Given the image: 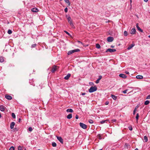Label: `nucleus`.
I'll list each match as a JSON object with an SVG mask.
<instances>
[{
    "label": "nucleus",
    "mask_w": 150,
    "mask_h": 150,
    "mask_svg": "<svg viewBox=\"0 0 150 150\" xmlns=\"http://www.w3.org/2000/svg\"><path fill=\"white\" fill-rule=\"evenodd\" d=\"M134 150H139V149L137 148H136Z\"/></svg>",
    "instance_id": "55"
},
{
    "label": "nucleus",
    "mask_w": 150,
    "mask_h": 150,
    "mask_svg": "<svg viewBox=\"0 0 150 150\" xmlns=\"http://www.w3.org/2000/svg\"><path fill=\"white\" fill-rule=\"evenodd\" d=\"M128 128L129 129L130 131H132V127L131 126L129 127Z\"/></svg>",
    "instance_id": "40"
},
{
    "label": "nucleus",
    "mask_w": 150,
    "mask_h": 150,
    "mask_svg": "<svg viewBox=\"0 0 150 150\" xmlns=\"http://www.w3.org/2000/svg\"><path fill=\"white\" fill-rule=\"evenodd\" d=\"M136 31L135 28H132L131 31L130 33L131 34H134L136 33Z\"/></svg>",
    "instance_id": "14"
},
{
    "label": "nucleus",
    "mask_w": 150,
    "mask_h": 150,
    "mask_svg": "<svg viewBox=\"0 0 150 150\" xmlns=\"http://www.w3.org/2000/svg\"><path fill=\"white\" fill-rule=\"evenodd\" d=\"M28 129L29 131L31 132L33 130V129L31 127H30L28 128Z\"/></svg>",
    "instance_id": "34"
},
{
    "label": "nucleus",
    "mask_w": 150,
    "mask_h": 150,
    "mask_svg": "<svg viewBox=\"0 0 150 150\" xmlns=\"http://www.w3.org/2000/svg\"><path fill=\"white\" fill-rule=\"evenodd\" d=\"M66 111L67 112H72L73 111V110L72 109L69 108L67 109Z\"/></svg>",
    "instance_id": "20"
},
{
    "label": "nucleus",
    "mask_w": 150,
    "mask_h": 150,
    "mask_svg": "<svg viewBox=\"0 0 150 150\" xmlns=\"http://www.w3.org/2000/svg\"><path fill=\"white\" fill-rule=\"evenodd\" d=\"M136 27L137 28L138 30L139 31H140V32H141L142 33L143 32V30H142V29H141L140 28L139 26L138 23H137L136 24Z\"/></svg>",
    "instance_id": "10"
},
{
    "label": "nucleus",
    "mask_w": 150,
    "mask_h": 150,
    "mask_svg": "<svg viewBox=\"0 0 150 150\" xmlns=\"http://www.w3.org/2000/svg\"><path fill=\"white\" fill-rule=\"evenodd\" d=\"M130 1L131 3L132 2V0H130Z\"/></svg>",
    "instance_id": "57"
},
{
    "label": "nucleus",
    "mask_w": 150,
    "mask_h": 150,
    "mask_svg": "<svg viewBox=\"0 0 150 150\" xmlns=\"http://www.w3.org/2000/svg\"><path fill=\"white\" fill-rule=\"evenodd\" d=\"M144 2H147L149 0H144Z\"/></svg>",
    "instance_id": "52"
},
{
    "label": "nucleus",
    "mask_w": 150,
    "mask_h": 150,
    "mask_svg": "<svg viewBox=\"0 0 150 150\" xmlns=\"http://www.w3.org/2000/svg\"><path fill=\"white\" fill-rule=\"evenodd\" d=\"M139 117V114L138 113H137V114L136 116V119L137 120V121Z\"/></svg>",
    "instance_id": "33"
},
{
    "label": "nucleus",
    "mask_w": 150,
    "mask_h": 150,
    "mask_svg": "<svg viewBox=\"0 0 150 150\" xmlns=\"http://www.w3.org/2000/svg\"><path fill=\"white\" fill-rule=\"evenodd\" d=\"M98 138L99 139H102V137H101V135L100 134H98Z\"/></svg>",
    "instance_id": "39"
},
{
    "label": "nucleus",
    "mask_w": 150,
    "mask_h": 150,
    "mask_svg": "<svg viewBox=\"0 0 150 150\" xmlns=\"http://www.w3.org/2000/svg\"><path fill=\"white\" fill-rule=\"evenodd\" d=\"M149 103V101L148 100H146L144 102L145 105H147Z\"/></svg>",
    "instance_id": "28"
},
{
    "label": "nucleus",
    "mask_w": 150,
    "mask_h": 150,
    "mask_svg": "<svg viewBox=\"0 0 150 150\" xmlns=\"http://www.w3.org/2000/svg\"><path fill=\"white\" fill-rule=\"evenodd\" d=\"M67 20L68 21V22L69 23L70 25L72 27H73L74 26V25L72 23V22L71 20V18L70 17H69L67 18Z\"/></svg>",
    "instance_id": "3"
},
{
    "label": "nucleus",
    "mask_w": 150,
    "mask_h": 150,
    "mask_svg": "<svg viewBox=\"0 0 150 150\" xmlns=\"http://www.w3.org/2000/svg\"><path fill=\"white\" fill-rule=\"evenodd\" d=\"M15 125V123L14 122H12L10 124V128L11 129H13L14 128V126Z\"/></svg>",
    "instance_id": "15"
},
{
    "label": "nucleus",
    "mask_w": 150,
    "mask_h": 150,
    "mask_svg": "<svg viewBox=\"0 0 150 150\" xmlns=\"http://www.w3.org/2000/svg\"><path fill=\"white\" fill-rule=\"evenodd\" d=\"M113 38L111 37H109L107 38V40L108 42H112L113 40Z\"/></svg>",
    "instance_id": "8"
},
{
    "label": "nucleus",
    "mask_w": 150,
    "mask_h": 150,
    "mask_svg": "<svg viewBox=\"0 0 150 150\" xmlns=\"http://www.w3.org/2000/svg\"><path fill=\"white\" fill-rule=\"evenodd\" d=\"M106 121H107V120H102L100 122V123L102 124L104 123Z\"/></svg>",
    "instance_id": "38"
},
{
    "label": "nucleus",
    "mask_w": 150,
    "mask_h": 150,
    "mask_svg": "<svg viewBox=\"0 0 150 150\" xmlns=\"http://www.w3.org/2000/svg\"><path fill=\"white\" fill-rule=\"evenodd\" d=\"M111 97L114 100H116L117 99V97L113 95H111Z\"/></svg>",
    "instance_id": "21"
},
{
    "label": "nucleus",
    "mask_w": 150,
    "mask_h": 150,
    "mask_svg": "<svg viewBox=\"0 0 150 150\" xmlns=\"http://www.w3.org/2000/svg\"><path fill=\"white\" fill-rule=\"evenodd\" d=\"M96 47L98 49H99L100 48V46L98 44H97L96 45Z\"/></svg>",
    "instance_id": "27"
},
{
    "label": "nucleus",
    "mask_w": 150,
    "mask_h": 150,
    "mask_svg": "<svg viewBox=\"0 0 150 150\" xmlns=\"http://www.w3.org/2000/svg\"><path fill=\"white\" fill-rule=\"evenodd\" d=\"M146 99H150V95H148L146 97Z\"/></svg>",
    "instance_id": "45"
},
{
    "label": "nucleus",
    "mask_w": 150,
    "mask_h": 150,
    "mask_svg": "<svg viewBox=\"0 0 150 150\" xmlns=\"http://www.w3.org/2000/svg\"><path fill=\"white\" fill-rule=\"evenodd\" d=\"M9 150H14V147L12 146L10 148Z\"/></svg>",
    "instance_id": "36"
},
{
    "label": "nucleus",
    "mask_w": 150,
    "mask_h": 150,
    "mask_svg": "<svg viewBox=\"0 0 150 150\" xmlns=\"http://www.w3.org/2000/svg\"><path fill=\"white\" fill-rule=\"evenodd\" d=\"M116 50L115 49H111L109 48L107 49L106 50V52H115L116 51Z\"/></svg>",
    "instance_id": "5"
},
{
    "label": "nucleus",
    "mask_w": 150,
    "mask_h": 150,
    "mask_svg": "<svg viewBox=\"0 0 150 150\" xmlns=\"http://www.w3.org/2000/svg\"><path fill=\"white\" fill-rule=\"evenodd\" d=\"M58 67L57 66H53L51 70V72L52 73H54L57 69Z\"/></svg>",
    "instance_id": "7"
},
{
    "label": "nucleus",
    "mask_w": 150,
    "mask_h": 150,
    "mask_svg": "<svg viewBox=\"0 0 150 150\" xmlns=\"http://www.w3.org/2000/svg\"><path fill=\"white\" fill-rule=\"evenodd\" d=\"M36 44H32L31 45V47L32 48H34L36 46Z\"/></svg>",
    "instance_id": "37"
},
{
    "label": "nucleus",
    "mask_w": 150,
    "mask_h": 150,
    "mask_svg": "<svg viewBox=\"0 0 150 150\" xmlns=\"http://www.w3.org/2000/svg\"><path fill=\"white\" fill-rule=\"evenodd\" d=\"M150 38V35L148 36Z\"/></svg>",
    "instance_id": "56"
},
{
    "label": "nucleus",
    "mask_w": 150,
    "mask_h": 150,
    "mask_svg": "<svg viewBox=\"0 0 150 150\" xmlns=\"http://www.w3.org/2000/svg\"><path fill=\"white\" fill-rule=\"evenodd\" d=\"M111 47H112V48H113L114 47V46H112V45H111Z\"/></svg>",
    "instance_id": "54"
},
{
    "label": "nucleus",
    "mask_w": 150,
    "mask_h": 150,
    "mask_svg": "<svg viewBox=\"0 0 150 150\" xmlns=\"http://www.w3.org/2000/svg\"><path fill=\"white\" fill-rule=\"evenodd\" d=\"M137 110V109H136V108L135 109H134V111H133V114L134 115L135 113V112H136Z\"/></svg>",
    "instance_id": "43"
},
{
    "label": "nucleus",
    "mask_w": 150,
    "mask_h": 150,
    "mask_svg": "<svg viewBox=\"0 0 150 150\" xmlns=\"http://www.w3.org/2000/svg\"><path fill=\"white\" fill-rule=\"evenodd\" d=\"M5 97L8 100H11L12 99V97L9 95H6L5 96Z\"/></svg>",
    "instance_id": "12"
},
{
    "label": "nucleus",
    "mask_w": 150,
    "mask_h": 150,
    "mask_svg": "<svg viewBox=\"0 0 150 150\" xmlns=\"http://www.w3.org/2000/svg\"><path fill=\"white\" fill-rule=\"evenodd\" d=\"M128 91V89H126L124 91H123L122 92L124 93H127V91Z\"/></svg>",
    "instance_id": "42"
},
{
    "label": "nucleus",
    "mask_w": 150,
    "mask_h": 150,
    "mask_svg": "<svg viewBox=\"0 0 150 150\" xmlns=\"http://www.w3.org/2000/svg\"><path fill=\"white\" fill-rule=\"evenodd\" d=\"M75 118L76 119H78L79 118V116L78 115H76L75 116Z\"/></svg>",
    "instance_id": "46"
},
{
    "label": "nucleus",
    "mask_w": 150,
    "mask_h": 150,
    "mask_svg": "<svg viewBox=\"0 0 150 150\" xmlns=\"http://www.w3.org/2000/svg\"><path fill=\"white\" fill-rule=\"evenodd\" d=\"M124 34L125 36H127L128 35L127 32V31H125L124 32Z\"/></svg>",
    "instance_id": "30"
},
{
    "label": "nucleus",
    "mask_w": 150,
    "mask_h": 150,
    "mask_svg": "<svg viewBox=\"0 0 150 150\" xmlns=\"http://www.w3.org/2000/svg\"><path fill=\"white\" fill-rule=\"evenodd\" d=\"M144 140L145 142H146L148 141V138L146 136H145L144 137Z\"/></svg>",
    "instance_id": "24"
},
{
    "label": "nucleus",
    "mask_w": 150,
    "mask_h": 150,
    "mask_svg": "<svg viewBox=\"0 0 150 150\" xmlns=\"http://www.w3.org/2000/svg\"><path fill=\"white\" fill-rule=\"evenodd\" d=\"M21 119L20 118H19L18 120V122L19 123L21 122Z\"/></svg>",
    "instance_id": "48"
},
{
    "label": "nucleus",
    "mask_w": 150,
    "mask_h": 150,
    "mask_svg": "<svg viewBox=\"0 0 150 150\" xmlns=\"http://www.w3.org/2000/svg\"><path fill=\"white\" fill-rule=\"evenodd\" d=\"M56 137L57 139L62 144L63 143V139L61 137L57 136Z\"/></svg>",
    "instance_id": "6"
},
{
    "label": "nucleus",
    "mask_w": 150,
    "mask_h": 150,
    "mask_svg": "<svg viewBox=\"0 0 150 150\" xmlns=\"http://www.w3.org/2000/svg\"><path fill=\"white\" fill-rule=\"evenodd\" d=\"M64 11L66 13H67L68 11V9L66 7L65 9H64Z\"/></svg>",
    "instance_id": "44"
},
{
    "label": "nucleus",
    "mask_w": 150,
    "mask_h": 150,
    "mask_svg": "<svg viewBox=\"0 0 150 150\" xmlns=\"http://www.w3.org/2000/svg\"><path fill=\"white\" fill-rule=\"evenodd\" d=\"M86 93H82L81 95L83 96L84 95L86 94Z\"/></svg>",
    "instance_id": "50"
},
{
    "label": "nucleus",
    "mask_w": 150,
    "mask_h": 150,
    "mask_svg": "<svg viewBox=\"0 0 150 150\" xmlns=\"http://www.w3.org/2000/svg\"><path fill=\"white\" fill-rule=\"evenodd\" d=\"M4 61V57H0V62H2Z\"/></svg>",
    "instance_id": "23"
},
{
    "label": "nucleus",
    "mask_w": 150,
    "mask_h": 150,
    "mask_svg": "<svg viewBox=\"0 0 150 150\" xmlns=\"http://www.w3.org/2000/svg\"><path fill=\"white\" fill-rule=\"evenodd\" d=\"M70 76L71 74H68L66 76L64 77V79L66 80H68L70 77Z\"/></svg>",
    "instance_id": "16"
},
{
    "label": "nucleus",
    "mask_w": 150,
    "mask_h": 150,
    "mask_svg": "<svg viewBox=\"0 0 150 150\" xmlns=\"http://www.w3.org/2000/svg\"><path fill=\"white\" fill-rule=\"evenodd\" d=\"M64 32L65 33L67 34L68 35H69V36H71V35L68 32H67V31H64Z\"/></svg>",
    "instance_id": "41"
},
{
    "label": "nucleus",
    "mask_w": 150,
    "mask_h": 150,
    "mask_svg": "<svg viewBox=\"0 0 150 150\" xmlns=\"http://www.w3.org/2000/svg\"><path fill=\"white\" fill-rule=\"evenodd\" d=\"M80 51V50L79 49H75V50H71L69 51L67 53V54L68 55H70V54H72V53H73L74 52H78L79 51Z\"/></svg>",
    "instance_id": "2"
},
{
    "label": "nucleus",
    "mask_w": 150,
    "mask_h": 150,
    "mask_svg": "<svg viewBox=\"0 0 150 150\" xmlns=\"http://www.w3.org/2000/svg\"><path fill=\"white\" fill-rule=\"evenodd\" d=\"M134 46V44H132L129 46L127 48L128 50H129L132 48Z\"/></svg>",
    "instance_id": "18"
},
{
    "label": "nucleus",
    "mask_w": 150,
    "mask_h": 150,
    "mask_svg": "<svg viewBox=\"0 0 150 150\" xmlns=\"http://www.w3.org/2000/svg\"><path fill=\"white\" fill-rule=\"evenodd\" d=\"M77 42L78 43H81V44L82 45H83V43L81 42L80 41H77Z\"/></svg>",
    "instance_id": "47"
},
{
    "label": "nucleus",
    "mask_w": 150,
    "mask_h": 150,
    "mask_svg": "<svg viewBox=\"0 0 150 150\" xmlns=\"http://www.w3.org/2000/svg\"><path fill=\"white\" fill-rule=\"evenodd\" d=\"M52 145L53 147H56L57 146V144L55 142H52Z\"/></svg>",
    "instance_id": "26"
},
{
    "label": "nucleus",
    "mask_w": 150,
    "mask_h": 150,
    "mask_svg": "<svg viewBox=\"0 0 150 150\" xmlns=\"http://www.w3.org/2000/svg\"><path fill=\"white\" fill-rule=\"evenodd\" d=\"M31 11L34 12H37L38 11V9L36 8H32Z\"/></svg>",
    "instance_id": "9"
},
{
    "label": "nucleus",
    "mask_w": 150,
    "mask_h": 150,
    "mask_svg": "<svg viewBox=\"0 0 150 150\" xmlns=\"http://www.w3.org/2000/svg\"><path fill=\"white\" fill-rule=\"evenodd\" d=\"M97 90V88L96 86H92L89 89V92L91 93H92L96 91Z\"/></svg>",
    "instance_id": "1"
},
{
    "label": "nucleus",
    "mask_w": 150,
    "mask_h": 150,
    "mask_svg": "<svg viewBox=\"0 0 150 150\" xmlns=\"http://www.w3.org/2000/svg\"><path fill=\"white\" fill-rule=\"evenodd\" d=\"M136 78L137 79H142L143 78V76L142 75H138L136 76Z\"/></svg>",
    "instance_id": "19"
},
{
    "label": "nucleus",
    "mask_w": 150,
    "mask_h": 150,
    "mask_svg": "<svg viewBox=\"0 0 150 150\" xmlns=\"http://www.w3.org/2000/svg\"><path fill=\"white\" fill-rule=\"evenodd\" d=\"M11 115L13 118H16V115L14 113H12Z\"/></svg>",
    "instance_id": "29"
},
{
    "label": "nucleus",
    "mask_w": 150,
    "mask_h": 150,
    "mask_svg": "<svg viewBox=\"0 0 150 150\" xmlns=\"http://www.w3.org/2000/svg\"><path fill=\"white\" fill-rule=\"evenodd\" d=\"M5 107L2 105H0V110L1 111H4L5 110Z\"/></svg>",
    "instance_id": "11"
},
{
    "label": "nucleus",
    "mask_w": 150,
    "mask_h": 150,
    "mask_svg": "<svg viewBox=\"0 0 150 150\" xmlns=\"http://www.w3.org/2000/svg\"><path fill=\"white\" fill-rule=\"evenodd\" d=\"M8 33L9 34H11L12 33V31L10 29H9L8 31Z\"/></svg>",
    "instance_id": "31"
},
{
    "label": "nucleus",
    "mask_w": 150,
    "mask_h": 150,
    "mask_svg": "<svg viewBox=\"0 0 150 150\" xmlns=\"http://www.w3.org/2000/svg\"><path fill=\"white\" fill-rule=\"evenodd\" d=\"M102 76H99L98 79L96 81V83H99V81L101 79Z\"/></svg>",
    "instance_id": "17"
},
{
    "label": "nucleus",
    "mask_w": 150,
    "mask_h": 150,
    "mask_svg": "<svg viewBox=\"0 0 150 150\" xmlns=\"http://www.w3.org/2000/svg\"><path fill=\"white\" fill-rule=\"evenodd\" d=\"M112 121L113 122H116V120H112Z\"/></svg>",
    "instance_id": "53"
},
{
    "label": "nucleus",
    "mask_w": 150,
    "mask_h": 150,
    "mask_svg": "<svg viewBox=\"0 0 150 150\" xmlns=\"http://www.w3.org/2000/svg\"><path fill=\"white\" fill-rule=\"evenodd\" d=\"M65 2L68 4V6H69L70 5V3L69 2V0H64Z\"/></svg>",
    "instance_id": "25"
},
{
    "label": "nucleus",
    "mask_w": 150,
    "mask_h": 150,
    "mask_svg": "<svg viewBox=\"0 0 150 150\" xmlns=\"http://www.w3.org/2000/svg\"><path fill=\"white\" fill-rule=\"evenodd\" d=\"M125 73H126L127 74H129V72L127 71H125Z\"/></svg>",
    "instance_id": "49"
},
{
    "label": "nucleus",
    "mask_w": 150,
    "mask_h": 150,
    "mask_svg": "<svg viewBox=\"0 0 150 150\" xmlns=\"http://www.w3.org/2000/svg\"><path fill=\"white\" fill-rule=\"evenodd\" d=\"M72 117L71 114H69L67 116V118L68 119H70Z\"/></svg>",
    "instance_id": "22"
},
{
    "label": "nucleus",
    "mask_w": 150,
    "mask_h": 150,
    "mask_svg": "<svg viewBox=\"0 0 150 150\" xmlns=\"http://www.w3.org/2000/svg\"><path fill=\"white\" fill-rule=\"evenodd\" d=\"M88 122L89 123H90V124H92L93 122V121L92 120H91V119H89V120H88Z\"/></svg>",
    "instance_id": "32"
},
{
    "label": "nucleus",
    "mask_w": 150,
    "mask_h": 150,
    "mask_svg": "<svg viewBox=\"0 0 150 150\" xmlns=\"http://www.w3.org/2000/svg\"><path fill=\"white\" fill-rule=\"evenodd\" d=\"M80 127L83 129H86L87 128V126L83 123L80 122L79 123Z\"/></svg>",
    "instance_id": "4"
},
{
    "label": "nucleus",
    "mask_w": 150,
    "mask_h": 150,
    "mask_svg": "<svg viewBox=\"0 0 150 150\" xmlns=\"http://www.w3.org/2000/svg\"><path fill=\"white\" fill-rule=\"evenodd\" d=\"M108 103H109V102H106L105 103V104L106 105H108Z\"/></svg>",
    "instance_id": "51"
},
{
    "label": "nucleus",
    "mask_w": 150,
    "mask_h": 150,
    "mask_svg": "<svg viewBox=\"0 0 150 150\" xmlns=\"http://www.w3.org/2000/svg\"><path fill=\"white\" fill-rule=\"evenodd\" d=\"M119 76L120 77L124 79L126 78L127 77V76L125 74H119Z\"/></svg>",
    "instance_id": "13"
},
{
    "label": "nucleus",
    "mask_w": 150,
    "mask_h": 150,
    "mask_svg": "<svg viewBox=\"0 0 150 150\" xmlns=\"http://www.w3.org/2000/svg\"><path fill=\"white\" fill-rule=\"evenodd\" d=\"M125 148L127 149L128 147V144H125Z\"/></svg>",
    "instance_id": "35"
},
{
    "label": "nucleus",
    "mask_w": 150,
    "mask_h": 150,
    "mask_svg": "<svg viewBox=\"0 0 150 150\" xmlns=\"http://www.w3.org/2000/svg\"><path fill=\"white\" fill-rule=\"evenodd\" d=\"M38 150H40V149H38Z\"/></svg>",
    "instance_id": "58"
}]
</instances>
